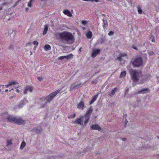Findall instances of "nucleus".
Masks as SVG:
<instances>
[{
  "mask_svg": "<svg viewBox=\"0 0 159 159\" xmlns=\"http://www.w3.org/2000/svg\"><path fill=\"white\" fill-rule=\"evenodd\" d=\"M58 36L61 42L67 44H71L75 42L74 36L70 32L65 31L59 33Z\"/></svg>",
  "mask_w": 159,
  "mask_h": 159,
  "instance_id": "f257e3e1",
  "label": "nucleus"
},
{
  "mask_svg": "<svg viewBox=\"0 0 159 159\" xmlns=\"http://www.w3.org/2000/svg\"><path fill=\"white\" fill-rule=\"evenodd\" d=\"M60 90H57L51 93L46 97H43L41 98L39 100L40 102H43L45 101V103H44L43 105H41L40 108H43L47 106V103L53 100L57 94L60 93Z\"/></svg>",
  "mask_w": 159,
  "mask_h": 159,
  "instance_id": "f03ea898",
  "label": "nucleus"
},
{
  "mask_svg": "<svg viewBox=\"0 0 159 159\" xmlns=\"http://www.w3.org/2000/svg\"><path fill=\"white\" fill-rule=\"evenodd\" d=\"M4 115L7 121L9 122L17 124L19 125L24 124L25 120L20 117L16 118L10 115L7 116V114H5Z\"/></svg>",
  "mask_w": 159,
  "mask_h": 159,
  "instance_id": "7ed1b4c3",
  "label": "nucleus"
},
{
  "mask_svg": "<svg viewBox=\"0 0 159 159\" xmlns=\"http://www.w3.org/2000/svg\"><path fill=\"white\" fill-rule=\"evenodd\" d=\"M129 73L131 78L133 81L135 83L137 82L140 77L141 72L132 69L130 70Z\"/></svg>",
  "mask_w": 159,
  "mask_h": 159,
  "instance_id": "20e7f679",
  "label": "nucleus"
},
{
  "mask_svg": "<svg viewBox=\"0 0 159 159\" xmlns=\"http://www.w3.org/2000/svg\"><path fill=\"white\" fill-rule=\"evenodd\" d=\"M131 62L134 66L139 67L142 66L143 64V61L141 57H139L133 59Z\"/></svg>",
  "mask_w": 159,
  "mask_h": 159,
  "instance_id": "39448f33",
  "label": "nucleus"
},
{
  "mask_svg": "<svg viewBox=\"0 0 159 159\" xmlns=\"http://www.w3.org/2000/svg\"><path fill=\"white\" fill-rule=\"evenodd\" d=\"M93 111V109L92 106L90 107L84 115L85 120L84 125L85 126L89 122L91 116V113Z\"/></svg>",
  "mask_w": 159,
  "mask_h": 159,
  "instance_id": "423d86ee",
  "label": "nucleus"
},
{
  "mask_svg": "<svg viewBox=\"0 0 159 159\" xmlns=\"http://www.w3.org/2000/svg\"><path fill=\"white\" fill-rule=\"evenodd\" d=\"M84 116H82L80 118H77L74 121L73 123L75 124L82 125L83 124Z\"/></svg>",
  "mask_w": 159,
  "mask_h": 159,
  "instance_id": "0eeeda50",
  "label": "nucleus"
},
{
  "mask_svg": "<svg viewBox=\"0 0 159 159\" xmlns=\"http://www.w3.org/2000/svg\"><path fill=\"white\" fill-rule=\"evenodd\" d=\"M100 52V50L99 48L93 49L91 54V56L93 58H94L99 54Z\"/></svg>",
  "mask_w": 159,
  "mask_h": 159,
  "instance_id": "6e6552de",
  "label": "nucleus"
},
{
  "mask_svg": "<svg viewBox=\"0 0 159 159\" xmlns=\"http://www.w3.org/2000/svg\"><path fill=\"white\" fill-rule=\"evenodd\" d=\"M85 107L84 101L83 100H81L78 103L77 105V108L80 110H83Z\"/></svg>",
  "mask_w": 159,
  "mask_h": 159,
  "instance_id": "1a4fd4ad",
  "label": "nucleus"
},
{
  "mask_svg": "<svg viewBox=\"0 0 159 159\" xmlns=\"http://www.w3.org/2000/svg\"><path fill=\"white\" fill-rule=\"evenodd\" d=\"M81 84V83H77V82H76L73 83L70 87V91L78 88L80 86Z\"/></svg>",
  "mask_w": 159,
  "mask_h": 159,
  "instance_id": "9d476101",
  "label": "nucleus"
},
{
  "mask_svg": "<svg viewBox=\"0 0 159 159\" xmlns=\"http://www.w3.org/2000/svg\"><path fill=\"white\" fill-rule=\"evenodd\" d=\"M101 127L98 125H90V129L91 130H97L100 131L101 129Z\"/></svg>",
  "mask_w": 159,
  "mask_h": 159,
  "instance_id": "9b49d317",
  "label": "nucleus"
},
{
  "mask_svg": "<svg viewBox=\"0 0 159 159\" xmlns=\"http://www.w3.org/2000/svg\"><path fill=\"white\" fill-rule=\"evenodd\" d=\"M33 89H34L32 87L28 86L25 88L24 91V94H27L28 91L30 92H32L33 90Z\"/></svg>",
  "mask_w": 159,
  "mask_h": 159,
  "instance_id": "f8f14e48",
  "label": "nucleus"
},
{
  "mask_svg": "<svg viewBox=\"0 0 159 159\" xmlns=\"http://www.w3.org/2000/svg\"><path fill=\"white\" fill-rule=\"evenodd\" d=\"M63 12L64 14L68 16L71 17L72 16V13L68 9H64L63 11Z\"/></svg>",
  "mask_w": 159,
  "mask_h": 159,
  "instance_id": "ddd939ff",
  "label": "nucleus"
},
{
  "mask_svg": "<svg viewBox=\"0 0 159 159\" xmlns=\"http://www.w3.org/2000/svg\"><path fill=\"white\" fill-rule=\"evenodd\" d=\"M150 92V90L148 88H146L143 89H142L138 91L137 93H147V91Z\"/></svg>",
  "mask_w": 159,
  "mask_h": 159,
  "instance_id": "4468645a",
  "label": "nucleus"
},
{
  "mask_svg": "<svg viewBox=\"0 0 159 159\" xmlns=\"http://www.w3.org/2000/svg\"><path fill=\"white\" fill-rule=\"evenodd\" d=\"M108 26V23L107 20H103V23L102 24V27L104 29V31H105Z\"/></svg>",
  "mask_w": 159,
  "mask_h": 159,
  "instance_id": "2eb2a0df",
  "label": "nucleus"
},
{
  "mask_svg": "<svg viewBox=\"0 0 159 159\" xmlns=\"http://www.w3.org/2000/svg\"><path fill=\"white\" fill-rule=\"evenodd\" d=\"M127 55L125 53L121 54L119 57H117V59L119 61H121L122 60V58L124 57H126Z\"/></svg>",
  "mask_w": 159,
  "mask_h": 159,
  "instance_id": "dca6fc26",
  "label": "nucleus"
},
{
  "mask_svg": "<svg viewBox=\"0 0 159 159\" xmlns=\"http://www.w3.org/2000/svg\"><path fill=\"white\" fill-rule=\"evenodd\" d=\"M86 35L87 38L90 39L93 36V34L91 31H89L87 32Z\"/></svg>",
  "mask_w": 159,
  "mask_h": 159,
  "instance_id": "f3484780",
  "label": "nucleus"
},
{
  "mask_svg": "<svg viewBox=\"0 0 159 159\" xmlns=\"http://www.w3.org/2000/svg\"><path fill=\"white\" fill-rule=\"evenodd\" d=\"M98 94H97L94 96L93 99L89 103L90 105L92 104L96 101L98 96Z\"/></svg>",
  "mask_w": 159,
  "mask_h": 159,
  "instance_id": "a211bd4d",
  "label": "nucleus"
},
{
  "mask_svg": "<svg viewBox=\"0 0 159 159\" xmlns=\"http://www.w3.org/2000/svg\"><path fill=\"white\" fill-rule=\"evenodd\" d=\"M33 131H35V132L38 133H40L42 131V128L41 127H38L36 129H33Z\"/></svg>",
  "mask_w": 159,
  "mask_h": 159,
  "instance_id": "6ab92c4d",
  "label": "nucleus"
},
{
  "mask_svg": "<svg viewBox=\"0 0 159 159\" xmlns=\"http://www.w3.org/2000/svg\"><path fill=\"white\" fill-rule=\"evenodd\" d=\"M118 90L117 88H114L111 92V93L109 94V96L111 97L114 95L115 93Z\"/></svg>",
  "mask_w": 159,
  "mask_h": 159,
  "instance_id": "aec40b11",
  "label": "nucleus"
},
{
  "mask_svg": "<svg viewBox=\"0 0 159 159\" xmlns=\"http://www.w3.org/2000/svg\"><path fill=\"white\" fill-rule=\"evenodd\" d=\"M44 48L46 51L50 50L51 49V47L50 45L47 44L44 46Z\"/></svg>",
  "mask_w": 159,
  "mask_h": 159,
  "instance_id": "412c9836",
  "label": "nucleus"
},
{
  "mask_svg": "<svg viewBox=\"0 0 159 159\" xmlns=\"http://www.w3.org/2000/svg\"><path fill=\"white\" fill-rule=\"evenodd\" d=\"M17 83H16V81H12L10 82L9 84H7L5 85L6 88H7L8 87L11 86L12 84H17Z\"/></svg>",
  "mask_w": 159,
  "mask_h": 159,
  "instance_id": "4be33fe9",
  "label": "nucleus"
},
{
  "mask_svg": "<svg viewBox=\"0 0 159 159\" xmlns=\"http://www.w3.org/2000/svg\"><path fill=\"white\" fill-rule=\"evenodd\" d=\"M48 25H45V26L44 29L43 31V35H45L46 34L47 32V31H48Z\"/></svg>",
  "mask_w": 159,
  "mask_h": 159,
  "instance_id": "5701e85b",
  "label": "nucleus"
},
{
  "mask_svg": "<svg viewBox=\"0 0 159 159\" xmlns=\"http://www.w3.org/2000/svg\"><path fill=\"white\" fill-rule=\"evenodd\" d=\"M65 56L66 59H72L74 55L72 54H70Z\"/></svg>",
  "mask_w": 159,
  "mask_h": 159,
  "instance_id": "b1692460",
  "label": "nucleus"
},
{
  "mask_svg": "<svg viewBox=\"0 0 159 159\" xmlns=\"http://www.w3.org/2000/svg\"><path fill=\"white\" fill-rule=\"evenodd\" d=\"M126 74V72L125 71H124L121 72L120 76V78H122L125 77Z\"/></svg>",
  "mask_w": 159,
  "mask_h": 159,
  "instance_id": "393cba45",
  "label": "nucleus"
},
{
  "mask_svg": "<svg viewBox=\"0 0 159 159\" xmlns=\"http://www.w3.org/2000/svg\"><path fill=\"white\" fill-rule=\"evenodd\" d=\"M12 144L11 139H7V146H11Z\"/></svg>",
  "mask_w": 159,
  "mask_h": 159,
  "instance_id": "a878e982",
  "label": "nucleus"
},
{
  "mask_svg": "<svg viewBox=\"0 0 159 159\" xmlns=\"http://www.w3.org/2000/svg\"><path fill=\"white\" fill-rule=\"evenodd\" d=\"M138 11L139 14H141L142 13V10L140 6H138L137 7Z\"/></svg>",
  "mask_w": 159,
  "mask_h": 159,
  "instance_id": "bb28decb",
  "label": "nucleus"
},
{
  "mask_svg": "<svg viewBox=\"0 0 159 159\" xmlns=\"http://www.w3.org/2000/svg\"><path fill=\"white\" fill-rule=\"evenodd\" d=\"M155 37L153 35H151L150 36V39L151 40V41L153 43L155 42V39H154Z\"/></svg>",
  "mask_w": 159,
  "mask_h": 159,
  "instance_id": "cd10ccee",
  "label": "nucleus"
},
{
  "mask_svg": "<svg viewBox=\"0 0 159 159\" xmlns=\"http://www.w3.org/2000/svg\"><path fill=\"white\" fill-rule=\"evenodd\" d=\"M26 145V143L25 142L23 141L20 145V148L21 149H23Z\"/></svg>",
  "mask_w": 159,
  "mask_h": 159,
  "instance_id": "c85d7f7f",
  "label": "nucleus"
},
{
  "mask_svg": "<svg viewBox=\"0 0 159 159\" xmlns=\"http://www.w3.org/2000/svg\"><path fill=\"white\" fill-rule=\"evenodd\" d=\"M6 3V2H4L1 4L0 6V11L3 9V6L5 5Z\"/></svg>",
  "mask_w": 159,
  "mask_h": 159,
  "instance_id": "c756f323",
  "label": "nucleus"
},
{
  "mask_svg": "<svg viewBox=\"0 0 159 159\" xmlns=\"http://www.w3.org/2000/svg\"><path fill=\"white\" fill-rule=\"evenodd\" d=\"M76 116V115L75 113H74L73 115H70L68 116V119L70 118H74Z\"/></svg>",
  "mask_w": 159,
  "mask_h": 159,
  "instance_id": "7c9ffc66",
  "label": "nucleus"
},
{
  "mask_svg": "<svg viewBox=\"0 0 159 159\" xmlns=\"http://www.w3.org/2000/svg\"><path fill=\"white\" fill-rule=\"evenodd\" d=\"M65 58H66L65 56H60L58 57V59L59 60H62Z\"/></svg>",
  "mask_w": 159,
  "mask_h": 159,
  "instance_id": "2f4dec72",
  "label": "nucleus"
},
{
  "mask_svg": "<svg viewBox=\"0 0 159 159\" xmlns=\"http://www.w3.org/2000/svg\"><path fill=\"white\" fill-rule=\"evenodd\" d=\"M32 1H30L28 3V6L30 7H31L32 4Z\"/></svg>",
  "mask_w": 159,
  "mask_h": 159,
  "instance_id": "473e14b6",
  "label": "nucleus"
},
{
  "mask_svg": "<svg viewBox=\"0 0 159 159\" xmlns=\"http://www.w3.org/2000/svg\"><path fill=\"white\" fill-rule=\"evenodd\" d=\"M38 80L40 81H41L42 80H43V78L42 77H39L38 76Z\"/></svg>",
  "mask_w": 159,
  "mask_h": 159,
  "instance_id": "72a5a7b5",
  "label": "nucleus"
},
{
  "mask_svg": "<svg viewBox=\"0 0 159 159\" xmlns=\"http://www.w3.org/2000/svg\"><path fill=\"white\" fill-rule=\"evenodd\" d=\"M33 43L34 45H35L36 46H37L38 44H39V43L37 41H34L33 42Z\"/></svg>",
  "mask_w": 159,
  "mask_h": 159,
  "instance_id": "f704fd0d",
  "label": "nucleus"
},
{
  "mask_svg": "<svg viewBox=\"0 0 159 159\" xmlns=\"http://www.w3.org/2000/svg\"><path fill=\"white\" fill-rule=\"evenodd\" d=\"M81 23L83 25H85L87 24V21L85 20H83L82 21Z\"/></svg>",
  "mask_w": 159,
  "mask_h": 159,
  "instance_id": "c9c22d12",
  "label": "nucleus"
},
{
  "mask_svg": "<svg viewBox=\"0 0 159 159\" xmlns=\"http://www.w3.org/2000/svg\"><path fill=\"white\" fill-rule=\"evenodd\" d=\"M148 54L150 56H152V55H153L154 54V53L153 52L151 51L149 52L148 53Z\"/></svg>",
  "mask_w": 159,
  "mask_h": 159,
  "instance_id": "e433bc0d",
  "label": "nucleus"
},
{
  "mask_svg": "<svg viewBox=\"0 0 159 159\" xmlns=\"http://www.w3.org/2000/svg\"><path fill=\"white\" fill-rule=\"evenodd\" d=\"M114 34V32L112 31H111L108 33L109 35H112Z\"/></svg>",
  "mask_w": 159,
  "mask_h": 159,
  "instance_id": "4c0bfd02",
  "label": "nucleus"
},
{
  "mask_svg": "<svg viewBox=\"0 0 159 159\" xmlns=\"http://www.w3.org/2000/svg\"><path fill=\"white\" fill-rule=\"evenodd\" d=\"M132 48L135 49V50H138V49L137 48V47L135 46H134V45H133L132 46Z\"/></svg>",
  "mask_w": 159,
  "mask_h": 159,
  "instance_id": "58836bf2",
  "label": "nucleus"
},
{
  "mask_svg": "<svg viewBox=\"0 0 159 159\" xmlns=\"http://www.w3.org/2000/svg\"><path fill=\"white\" fill-rule=\"evenodd\" d=\"M18 88V87H17L16 88H15L16 89V91L17 93H20V90L17 89Z\"/></svg>",
  "mask_w": 159,
  "mask_h": 159,
  "instance_id": "ea45409f",
  "label": "nucleus"
},
{
  "mask_svg": "<svg viewBox=\"0 0 159 159\" xmlns=\"http://www.w3.org/2000/svg\"><path fill=\"white\" fill-rule=\"evenodd\" d=\"M31 44H32V43H31L29 42L28 43H26L25 46L26 47H27V46H28L29 45H31Z\"/></svg>",
  "mask_w": 159,
  "mask_h": 159,
  "instance_id": "a19ab883",
  "label": "nucleus"
},
{
  "mask_svg": "<svg viewBox=\"0 0 159 159\" xmlns=\"http://www.w3.org/2000/svg\"><path fill=\"white\" fill-rule=\"evenodd\" d=\"M95 83V84H96L97 83V82L96 81H93L91 82V84H93Z\"/></svg>",
  "mask_w": 159,
  "mask_h": 159,
  "instance_id": "79ce46f5",
  "label": "nucleus"
},
{
  "mask_svg": "<svg viewBox=\"0 0 159 159\" xmlns=\"http://www.w3.org/2000/svg\"><path fill=\"white\" fill-rule=\"evenodd\" d=\"M12 48H13V46L12 45H11L9 47V49H11Z\"/></svg>",
  "mask_w": 159,
  "mask_h": 159,
  "instance_id": "37998d69",
  "label": "nucleus"
},
{
  "mask_svg": "<svg viewBox=\"0 0 159 159\" xmlns=\"http://www.w3.org/2000/svg\"><path fill=\"white\" fill-rule=\"evenodd\" d=\"M144 57H145V59L146 60L147 59V55L146 54H144Z\"/></svg>",
  "mask_w": 159,
  "mask_h": 159,
  "instance_id": "c03bdc74",
  "label": "nucleus"
},
{
  "mask_svg": "<svg viewBox=\"0 0 159 159\" xmlns=\"http://www.w3.org/2000/svg\"><path fill=\"white\" fill-rule=\"evenodd\" d=\"M122 140L124 141H125L126 139V138H122Z\"/></svg>",
  "mask_w": 159,
  "mask_h": 159,
  "instance_id": "a18cd8bd",
  "label": "nucleus"
},
{
  "mask_svg": "<svg viewBox=\"0 0 159 159\" xmlns=\"http://www.w3.org/2000/svg\"><path fill=\"white\" fill-rule=\"evenodd\" d=\"M4 86V85H0V87H1V86ZM1 92V89H0V93Z\"/></svg>",
  "mask_w": 159,
  "mask_h": 159,
  "instance_id": "49530a36",
  "label": "nucleus"
},
{
  "mask_svg": "<svg viewBox=\"0 0 159 159\" xmlns=\"http://www.w3.org/2000/svg\"><path fill=\"white\" fill-rule=\"evenodd\" d=\"M82 48H80V49H79V51L80 52H81V49H82Z\"/></svg>",
  "mask_w": 159,
  "mask_h": 159,
  "instance_id": "de8ad7c7",
  "label": "nucleus"
},
{
  "mask_svg": "<svg viewBox=\"0 0 159 159\" xmlns=\"http://www.w3.org/2000/svg\"><path fill=\"white\" fill-rule=\"evenodd\" d=\"M29 10V9L28 8H25L26 11H27Z\"/></svg>",
  "mask_w": 159,
  "mask_h": 159,
  "instance_id": "09e8293b",
  "label": "nucleus"
},
{
  "mask_svg": "<svg viewBox=\"0 0 159 159\" xmlns=\"http://www.w3.org/2000/svg\"><path fill=\"white\" fill-rule=\"evenodd\" d=\"M8 89H6L5 90V92H8Z\"/></svg>",
  "mask_w": 159,
  "mask_h": 159,
  "instance_id": "8fccbe9b",
  "label": "nucleus"
},
{
  "mask_svg": "<svg viewBox=\"0 0 159 159\" xmlns=\"http://www.w3.org/2000/svg\"><path fill=\"white\" fill-rule=\"evenodd\" d=\"M128 121H126V123H125V124L124 125L125 126H126V125H127V123H128Z\"/></svg>",
  "mask_w": 159,
  "mask_h": 159,
  "instance_id": "3c124183",
  "label": "nucleus"
},
{
  "mask_svg": "<svg viewBox=\"0 0 159 159\" xmlns=\"http://www.w3.org/2000/svg\"><path fill=\"white\" fill-rule=\"evenodd\" d=\"M86 28H85V27H83V30H86Z\"/></svg>",
  "mask_w": 159,
  "mask_h": 159,
  "instance_id": "603ef678",
  "label": "nucleus"
},
{
  "mask_svg": "<svg viewBox=\"0 0 159 159\" xmlns=\"http://www.w3.org/2000/svg\"><path fill=\"white\" fill-rule=\"evenodd\" d=\"M125 117H126L127 116V115L126 114H125V115H123V117H124H124H125Z\"/></svg>",
  "mask_w": 159,
  "mask_h": 159,
  "instance_id": "864d4df0",
  "label": "nucleus"
},
{
  "mask_svg": "<svg viewBox=\"0 0 159 159\" xmlns=\"http://www.w3.org/2000/svg\"><path fill=\"white\" fill-rule=\"evenodd\" d=\"M129 91V89H127L126 90V93H127L128 92V91Z\"/></svg>",
  "mask_w": 159,
  "mask_h": 159,
  "instance_id": "5fc2aeb1",
  "label": "nucleus"
},
{
  "mask_svg": "<svg viewBox=\"0 0 159 159\" xmlns=\"http://www.w3.org/2000/svg\"><path fill=\"white\" fill-rule=\"evenodd\" d=\"M25 103H27V100H25Z\"/></svg>",
  "mask_w": 159,
  "mask_h": 159,
  "instance_id": "6e6d98bb",
  "label": "nucleus"
},
{
  "mask_svg": "<svg viewBox=\"0 0 159 159\" xmlns=\"http://www.w3.org/2000/svg\"><path fill=\"white\" fill-rule=\"evenodd\" d=\"M13 89H12L11 90H10V91H11L12 90H13Z\"/></svg>",
  "mask_w": 159,
  "mask_h": 159,
  "instance_id": "4d7b16f0",
  "label": "nucleus"
},
{
  "mask_svg": "<svg viewBox=\"0 0 159 159\" xmlns=\"http://www.w3.org/2000/svg\"><path fill=\"white\" fill-rule=\"evenodd\" d=\"M157 138H158V139H159V136H158Z\"/></svg>",
  "mask_w": 159,
  "mask_h": 159,
  "instance_id": "13d9d810",
  "label": "nucleus"
},
{
  "mask_svg": "<svg viewBox=\"0 0 159 159\" xmlns=\"http://www.w3.org/2000/svg\"><path fill=\"white\" fill-rule=\"evenodd\" d=\"M20 104L19 105V107H20Z\"/></svg>",
  "mask_w": 159,
  "mask_h": 159,
  "instance_id": "bf43d9fd",
  "label": "nucleus"
},
{
  "mask_svg": "<svg viewBox=\"0 0 159 159\" xmlns=\"http://www.w3.org/2000/svg\"><path fill=\"white\" fill-rule=\"evenodd\" d=\"M33 0H30V1H32V2Z\"/></svg>",
  "mask_w": 159,
  "mask_h": 159,
  "instance_id": "052dcab7",
  "label": "nucleus"
},
{
  "mask_svg": "<svg viewBox=\"0 0 159 159\" xmlns=\"http://www.w3.org/2000/svg\"><path fill=\"white\" fill-rule=\"evenodd\" d=\"M35 49V48H34V49Z\"/></svg>",
  "mask_w": 159,
  "mask_h": 159,
  "instance_id": "680f3d73",
  "label": "nucleus"
},
{
  "mask_svg": "<svg viewBox=\"0 0 159 159\" xmlns=\"http://www.w3.org/2000/svg\"><path fill=\"white\" fill-rule=\"evenodd\" d=\"M35 49V48H34V49Z\"/></svg>",
  "mask_w": 159,
  "mask_h": 159,
  "instance_id": "e2e57ef3",
  "label": "nucleus"
}]
</instances>
